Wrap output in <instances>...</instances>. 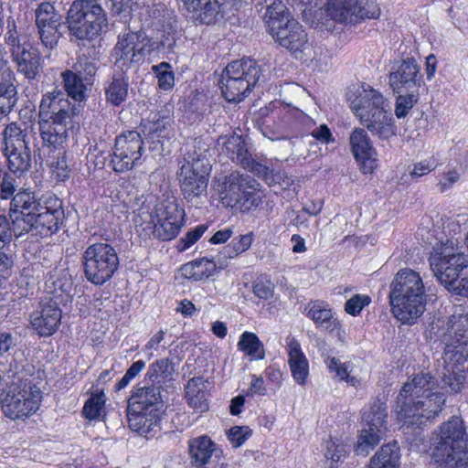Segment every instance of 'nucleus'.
<instances>
[{"instance_id": "nucleus-1", "label": "nucleus", "mask_w": 468, "mask_h": 468, "mask_svg": "<svg viewBox=\"0 0 468 468\" xmlns=\"http://www.w3.org/2000/svg\"><path fill=\"white\" fill-rule=\"evenodd\" d=\"M80 104H71L65 92L54 90L43 95L39 104L38 126L43 146L61 151L69 137V125L80 113Z\"/></svg>"}, {"instance_id": "nucleus-2", "label": "nucleus", "mask_w": 468, "mask_h": 468, "mask_svg": "<svg viewBox=\"0 0 468 468\" xmlns=\"http://www.w3.org/2000/svg\"><path fill=\"white\" fill-rule=\"evenodd\" d=\"M346 96L354 114L373 135L382 140L396 135L388 101L378 90L363 83L350 90Z\"/></svg>"}, {"instance_id": "nucleus-3", "label": "nucleus", "mask_w": 468, "mask_h": 468, "mask_svg": "<svg viewBox=\"0 0 468 468\" xmlns=\"http://www.w3.org/2000/svg\"><path fill=\"white\" fill-rule=\"evenodd\" d=\"M389 304L394 317L403 324H414L426 311L427 289L419 272L400 269L389 287Z\"/></svg>"}, {"instance_id": "nucleus-4", "label": "nucleus", "mask_w": 468, "mask_h": 468, "mask_svg": "<svg viewBox=\"0 0 468 468\" xmlns=\"http://www.w3.org/2000/svg\"><path fill=\"white\" fill-rule=\"evenodd\" d=\"M431 450L438 468H468V433L460 417L453 416L438 427Z\"/></svg>"}, {"instance_id": "nucleus-5", "label": "nucleus", "mask_w": 468, "mask_h": 468, "mask_svg": "<svg viewBox=\"0 0 468 468\" xmlns=\"http://www.w3.org/2000/svg\"><path fill=\"white\" fill-rule=\"evenodd\" d=\"M41 398L40 389L23 372L10 370L0 375V403L9 418L19 419L35 413Z\"/></svg>"}, {"instance_id": "nucleus-6", "label": "nucleus", "mask_w": 468, "mask_h": 468, "mask_svg": "<svg viewBox=\"0 0 468 468\" xmlns=\"http://www.w3.org/2000/svg\"><path fill=\"white\" fill-rule=\"evenodd\" d=\"M69 34L80 40H93L106 33L108 16L98 0H75L67 16Z\"/></svg>"}, {"instance_id": "nucleus-7", "label": "nucleus", "mask_w": 468, "mask_h": 468, "mask_svg": "<svg viewBox=\"0 0 468 468\" xmlns=\"http://www.w3.org/2000/svg\"><path fill=\"white\" fill-rule=\"evenodd\" d=\"M266 24L270 34L284 48L296 57L309 48L308 37L303 27L290 17L284 5L272 3L265 13Z\"/></svg>"}, {"instance_id": "nucleus-8", "label": "nucleus", "mask_w": 468, "mask_h": 468, "mask_svg": "<svg viewBox=\"0 0 468 468\" xmlns=\"http://www.w3.org/2000/svg\"><path fill=\"white\" fill-rule=\"evenodd\" d=\"M261 76V69L251 58H241L229 63L220 79V89L224 98L229 102L241 101Z\"/></svg>"}, {"instance_id": "nucleus-9", "label": "nucleus", "mask_w": 468, "mask_h": 468, "mask_svg": "<svg viewBox=\"0 0 468 468\" xmlns=\"http://www.w3.org/2000/svg\"><path fill=\"white\" fill-rule=\"evenodd\" d=\"M81 263L87 281L94 285H102L117 271L120 260L112 245L107 242H94L83 251Z\"/></svg>"}, {"instance_id": "nucleus-10", "label": "nucleus", "mask_w": 468, "mask_h": 468, "mask_svg": "<svg viewBox=\"0 0 468 468\" xmlns=\"http://www.w3.org/2000/svg\"><path fill=\"white\" fill-rule=\"evenodd\" d=\"M260 183L248 175L238 171L226 176L222 183L224 196L222 202L226 207L248 212L257 208L262 198L260 195Z\"/></svg>"}, {"instance_id": "nucleus-11", "label": "nucleus", "mask_w": 468, "mask_h": 468, "mask_svg": "<svg viewBox=\"0 0 468 468\" xmlns=\"http://www.w3.org/2000/svg\"><path fill=\"white\" fill-rule=\"evenodd\" d=\"M63 218L62 201L56 197H46L35 213L27 214L26 224L17 235L30 232L34 236L49 237L58 230Z\"/></svg>"}, {"instance_id": "nucleus-12", "label": "nucleus", "mask_w": 468, "mask_h": 468, "mask_svg": "<svg viewBox=\"0 0 468 468\" xmlns=\"http://www.w3.org/2000/svg\"><path fill=\"white\" fill-rule=\"evenodd\" d=\"M154 41L143 31L119 35L112 51L116 66L126 70L133 65L142 63L154 48Z\"/></svg>"}, {"instance_id": "nucleus-13", "label": "nucleus", "mask_w": 468, "mask_h": 468, "mask_svg": "<svg viewBox=\"0 0 468 468\" xmlns=\"http://www.w3.org/2000/svg\"><path fill=\"white\" fill-rule=\"evenodd\" d=\"M468 254L459 250L456 239H446L437 243L431 252L429 262L434 275L445 287L453 282L454 269L463 267Z\"/></svg>"}, {"instance_id": "nucleus-14", "label": "nucleus", "mask_w": 468, "mask_h": 468, "mask_svg": "<svg viewBox=\"0 0 468 468\" xmlns=\"http://www.w3.org/2000/svg\"><path fill=\"white\" fill-rule=\"evenodd\" d=\"M387 406L380 399L375 400L367 410L362 415L366 427L360 432L355 451L356 454L367 456L376 445L379 443L381 437L388 431Z\"/></svg>"}, {"instance_id": "nucleus-15", "label": "nucleus", "mask_w": 468, "mask_h": 468, "mask_svg": "<svg viewBox=\"0 0 468 468\" xmlns=\"http://www.w3.org/2000/svg\"><path fill=\"white\" fill-rule=\"evenodd\" d=\"M144 141L141 133L128 131L117 136L109 166L116 173L132 170L141 164Z\"/></svg>"}, {"instance_id": "nucleus-16", "label": "nucleus", "mask_w": 468, "mask_h": 468, "mask_svg": "<svg viewBox=\"0 0 468 468\" xmlns=\"http://www.w3.org/2000/svg\"><path fill=\"white\" fill-rule=\"evenodd\" d=\"M210 165L206 158L186 160L177 173L185 198L191 200L207 193Z\"/></svg>"}, {"instance_id": "nucleus-17", "label": "nucleus", "mask_w": 468, "mask_h": 468, "mask_svg": "<svg viewBox=\"0 0 468 468\" xmlns=\"http://www.w3.org/2000/svg\"><path fill=\"white\" fill-rule=\"evenodd\" d=\"M326 12L332 19L345 24L378 18L380 9L372 0H327Z\"/></svg>"}, {"instance_id": "nucleus-18", "label": "nucleus", "mask_w": 468, "mask_h": 468, "mask_svg": "<svg viewBox=\"0 0 468 468\" xmlns=\"http://www.w3.org/2000/svg\"><path fill=\"white\" fill-rule=\"evenodd\" d=\"M446 401V396L441 391H432L410 403L405 416H398L400 421L408 425L421 426L431 422L441 412Z\"/></svg>"}, {"instance_id": "nucleus-19", "label": "nucleus", "mask_w": 468, "mask_h": 468, "mask_svg": "<svg viewBox=\"0 0 468 468\" xmlns=\"http://www.w3.org/2000/svg\"><path fill=\"white\" fill-rule=\"evenodd\" d=\"M447 325L444 357L465 362L468 358V314H452Z\"/></svg>"}, {"instance_id": "nucleus-20", "label": "nucleus", "mask_w": 468, "mask_h": 468, "mask_svg": "<svg viewBox=\"0 0 468 468\" xmlns=\"http://www.w3.org/2000/svg\"><path fill=\"white\" fill-rule=\"evenodd\" d=\"M434 386L435 380L431 373L421 371L413 375L409 381L404 383L397 397L395 407L397 416H405L406 410L410 412V403L432 392Z\"/></svg>"}, {"instance_id": "nucleus-21", "label": "nucleus", "mask_w": 468, "mask_h": 468, "mask_svg": "<svg viewBox=\"0 0 468 468\" xmlns=\"http://www.w3.org/2000/svg\"><path fill=\"white\" fill-rule=\"evenodd\" d=\"M217 144L221 154H226L234 163L241 165L243 168L256 175L265 172L266 167L251 157L242 136L238 134L220 136L218 139Z\"/></svg>"}, {"instance_id": "nucleus-22", "label": "nucleus", "mask_w": 468, "mask_h": 468, "mask_svg": "<svg viewBox=\"0 0 468 468\" xmlns=\"http://www.w3.org/2000/svg\"><path fill=\"white\" fill-rule=\"evenodd\" d=\"M420 66L412 58H407L393 67L389 84L396 93L416 92L421 84Z\"/></svg>"}, {"instance_id": "nucleus-23", "label": "nucleus", "mask_w": 468, "mask_h": 468, "mask_svg": "<svg viewBox=\"0 0 468 468\" xmlns=\"http://www.w3.org/2000/svg\"><path fill=\"white\" fill-rule=\"evenodd\" d=\"M61 317L62 311L56 300L42 298L30 314V324L40 336H50L58 330Z\"/></svg>"}, {"instance_id": "nucleus-24", "label": "nucleus", "mask_w": 468, "mask_h": 468, "mask_svg": "<svg viewBox=\"0 0 468 468\" xmlns=\"http://www.w3.org/2000/svg\"><path fill=\"white\" fill-rule=\"evenodd\" d=\"M349 143L354 157L361 164L363 172L373 173L378 166L377 151L367 133L362 128H356L350 133Z\"/></svg>"}, {"instance_id": "nucleus-25", "label": "nucleus", "mask_w": 468, "mask_h": 468, "mask_svg": "<svg viewBox=\"0 0 468 468\" xmlns=\"http://www.w3.org/2000/svg\"><path fill=\"white\" fill-rule=\"evenodd\" d=\"M185 211L176 203L165 206L158 223L154 224L153 234L161 240H171L179 233L184 224Z\"/></svg>"}, {"instance_id": "nucleus-26", "label": "nucleus", "mask_w": 468, "mask_h": 468, "mask_svg": "<svg viewBox=\"0 0 468 468\" xmlns=\"http://www.w3.org/2000/svg\"><path fill=\"white\" fill-rule=\"evenodd\" d=\"M42 199H37L35 192L22 188L14 196L10 202L9 216L15 229L20 230L26 224L27 214H33L42 204Z\"/></svg>"}, {"instance_id": "nucleus-27", "label": "nucleus", "mask_w": 468, "mask_h": 468, "mask_svg": "<svg viewBox=\"0 0 468 468\" xmlns=\"http://www.w3.org/2000/svg\"><path fill=\"white\" fill-rule=\"evenodd\" d=\"M11 56L16 63L17 72L28 81L36 80L39 77L43 60L37 48L24 47L18 51L13 50Z\"/></svg>"}, {"instance_id": "nucleus-28", "label": "nucleus", "mask_w": 468, "mask_h": 468, "mask_svg": "<svg viewBox=\"0 0 468 468\" xmlns=\"http://www.w3.org/2000/svg\"><path fill=\"white\" fill-rule=\"evenodd\" d=\"M128 406L135 410H148L149 413L162 414V397L160 387H138L128 400Z\"/></svg>"}, {"instance_id": "nucleus-29", "label": "nucleus", "mask_w": 468, "mask_h": 468, "mask_svg": "<svg viewBox=\"0 0 468 468\" xmlns=\"http://www.w3.org/2000/svg\"><path fill=\"white\" fill-rule=\"evenodd\" d=\"M286 348L292 376L297 384L303 386L309 376L308 359L295 338L288 340Z\"/></svg>"}, {"instance_id": "nucleus-30", "label": "nucleus", "mask_w": 468, "mask_h": 468, "mask_svg": "<svg viewBox=\"0 0 468 468\" xmlns=\"http://www.w3.org/2000/svg\"><path fill=\"white\" fill-rule=\"evenodd\" d=\"M441 375V389L448 388L450 393H459L462 391L464 382V363L461 360H446Z\"/></svg>"}, {"instance_id": "nucleus-31", "label": "nucleus", "mask_w": 468, "mask_h": 468, "mask_svg": "<svg viewBox=\"0 0 468 468\" xmlns=\"http://www.w3.org/2000/svg\"><path fill=\"white\" fill-rule=\"evenodd\" d=\"M188 449L192 464L197 468H207L206 465L216 452V444L208 436L202 435L191 439Z\"/></svg>"}, {"instance_id": "nucleus-32", "label": "nucleus", "mask_w": 468, "mask_h": 468, "mask_svg": "<svg viewBox=\"0 0 468 468\" xmlns=\"http://www.w3.org/2000/svg\"><path fill=\"white\" fill-rule=\"evenodd\" d=\"M184 6L191 13L193 17L204 24L215 22L224 3L218 0H182Z\"/></svg>"}, {"instance_id": "nucleus-33", "label": "nucleus", "mask_w": 468, "mask_h": 468, "mask_svg": "<svg viewBox=\"0 0 468 468\" xmlns=\"http://www.w3.org/2000/svg\"><path fill=\"white\" fill-rule=\"evenodd\" d=\"M307 316L312 319L318 327L332 333L340 328V323L333 314L331 308L324 303L315 302L307 308Z\"/></svg>"}, {"instance_id": "nucleus-34", "label": "nucleus", "mask_w": 468, "mask_h": 468, "mask_svg": "<svg viewBox=\"0 0 468 468\" xmlns=\"http://www.w3.org/2000/svg\"><path fill=\"white\" fill-rule=\"evenodd\" d=\"M207 381L197 377L188 380L186 386V394L191 408L204 412L208 410L207 396Z\"/></svg>"}, {"instance_id": "nucleus-35", "label": "nucleus", "mask_w": 468, "mask_h": 468, "mask_svg": "<svg viewBox=\"0 0 468 468\" xmlns=\"http://www.w3.org/2000/svg\"><path fill=\"white\" fill-rule=\"evenodd\" d=\"M3 154L6 159L9 171L13 173H18L19 176H23L32 167L33 157L29 145L6 150L3 152Z\"/></svg>"}, {"instance_id": "nucleus-36", "label": "nucleus", "mask_w": 468, "mask_h": 468, "mask_svg": "<svg viewBox=\"0 0 468 468\" xmlns=\"http://www.w3.org/2000/svg\"><path fill=\"white\" fill-rule=\"evenodd\" d=\"M399 447L397 442L383 445L370 459L367 468H399Z\"/></svg>"}, {"instance_id": "nucleus-37", "label": "nucleus", "mask_w": 468, "mask_h": 468, "mask_svg": "<svg viewBox=\"0 0 468 468\" xmlns=\"http://www.w3.org/2000/svg\"><path fill=\"white\" fill-rule=\"evenodd\" d=\"M216 264L207 258H201L184 264L180 268L181 276L193 281H201L214 275Z\"/></svg>"}, {"instance_id": "nucleus-38", "label": "nucleus", "mask_w": 468, "mask_h": 468, "mask_svg": "<svg viewBox=\"0 0 468 468\" xmlns=\"http://www.w3.org/2000/svg\"><path fill=\"white\" fill-rule=\"evenodd\" d=\"M22 123H17L16 122H10L7 124L2 132L3 143H2V151L5 152L6 150L17 149L19 147H24L25 145H29L28 141L27 140V132L22 128Z\"/></svg>"}, {"instance_id": "nucleus-39", "label": "nucleus", "mask_w": 468, "mask_h": 468, "mask_svg": "<svg viewBox=\"0 0 468 468\" xmlns=\"http://www.w3.org/2000/svg\"><path fill=\"white\" fill-rule=\"evenodd\" d=\"M72 282L66 278L61 277L56 280H48L46 282L47 295L43 299L56 300L57 305L63 302H68L71 299Z\"/></svg>"}, {"instance_id": "nucleus-40", "label": "nucleus", "mask_w": 468, "mask_h": 468, "mask_svg": "<svg viewBox=\"0 0 468 468\" xmlns=\"http://www.w3.org/2000/svg\"><path fill=\"white\" fill-rule=\"evenodd\" d=\"M14 80L0 78V120L12 112L17 101V90Z\"/></svg>"}, {"instance_id": "nucleus-41", "label": "nucleus", "mask_w": 468, "mask_h": 468, "mask_svg": "<svg viewBox=\"0 0 468 468\" xmlns=\"http://www.w3.org/2000/svg\"><path fill=\"white\" fill-rule=\"evenodd\" d=\"M348 454L346 445L340 440L329 439L324 442V459L328 468H338Z\"/></svg>"}, {"instance_id": "nucleus-42", "label": "nucleus", "mask_w": 468, "mask_h": 468, "mask_svg": "<svg viewBox=\"0 0 468 468\" xmlns=\"http://www.w3.org/2000/svg\"><path fill=\"white\" fill-rule=\"evenodd\" d=\"M174 372L173 363L168 358H162L149 366L145 378L153 383L162 384L171 379Z\"/></svg>"}, {"instance_id": "nucleus-43", "label": "nucleus", "mask_w": 468, "mask_h": 468, "mask_svg": "<svg viewBox=\"0 0 468 468\" xmlns=\"http://www.w3.org/2000/svg\"><path fill=\"white\" fill-rule=\"evenodd\" d=\"M238 348L251 360L264 357L263 344L254 333L244 332L238 342Z\"/></svg>"}, {"instance_id": "nucleus-44", "label": "nucleus", "mask_w": 468, "mask_h": 468, "mask_svg": "<svg viewBox=\"0 0 468 468\" xmlns=\"http://www.w3.org/2000/svg\"><path fill=\"white\" fill-rule=\"evenodd\" d=\"M128 79L123 74L114 76L106 89V98L114 106H119L127 98Z\"/></svg>"}, {"instance_id": "nucleus-45", "label": "nucleus", "mask_w": 468, "mask_h": 468, "mask_svg": "<svg viewBox=\"0 0 468 468\" xmlns=\"http://www.w3.org/2000/svg\"><path fill=\"white\" fill-rule=\"evenodd\" d=\"M67 97H71L76 101H82L85 98L86 82L76 75L75 72L66 70L61 74Z\"/></svg>"}, {"instance_id": "nucleus-46", "label": "nucleus", "mask_w": 468, "mask_h": 468, "mask_svg": "<svg viewBox=\"0 0 468 468\" xmlns=\"http://www.w3.org/2000/svg\"><path fill=\"white\" fill-rule=\"evenodd\" d=\"M18 173L5 172L0 176V198L12 199L14 196L22 189L21 180Z\"/></svg>"}, {"instance_id": "nucleus-47", "label": "nucleus", "mask_w": 468, "mask_h": 468, "mask_svg": "<svg viewBox=\"0 0 468 468\" xmlns=\"http://www.w3.org/2000/svg\"><path fill=\"white\" fill-rule=\"evenodd\" d=\"M453 271V282H450L445 288L456 295L468 297V260L463 267H456Z\"/></svg>"}, {"instance_id": "nucleus-48", "label": "nucleus", "mask_w": 468, "mask_h": 468, "mask_svg": "<svg viewBox=\"0 0 468 468\" xmlns=\"http://www.w3.org/2000/svg\"><path fill=\"white\" fill-rule=\"evenodd\" d=\"M170 125V120L167 117L154 115L153 120L143 124L144 135L152 140L167 136V128Z\"/></svg>"}, {"instance_id": "nucleus-49", "label": "nucleus", "mask_w": 468, "mask_h": 468, "mask_svg": "<svg viewBox=\"0 0 468 468\" xmlns=\"http://www.w3.org/2000/svg\"><path fill=\"white\" fill-rule=\"evenodd\" d=\"M61 25H37L41 44L47 49L52 50L58 43L61 34L58 30Z\"/></svg>"}, {"instance_id": "nucleus-50", "label": "nucleus", "mask_w": 468, "mask_h": 468, "mask_svg": "<svg viewBox=\"0 0 468 468\" xmlns=\"http://www.w3.org/2000/svg\"><path fill=\"white\" fill-rule=\"evenodd\" d=\"M37 25H61V16L56 11L54 5L49 2H43L38 5L35 12Z\"/></svg>"}, {"instance_id": "nucleus-51", "label": "nucleus", "mask_w": 468, "mask_h": 468, "mask_svg": "<svg viewBox=\"0 0 468 468\" xmlns=\"http://www.w3.org/2000/svg\"><path fill=\"white\" fill-rule=\"evenodd\" d=\"M69 70L75 72L78 77L85 80L86 84L90 85L92 77L96 74L97 67L93 61L83 55L78 58L72 66V69Z\"/></svg>"}, {"instance_id": "nucleus-52", "label": "nucleus", "mask_w": 468, "mask_h": 468, "mask_svg": "<svg viewBox=\"0 0 468 468\" xmlns=\"http://www.w3.org/2000/svg\"><path fill=\"white\" fill-rule=\"evenodd\" d=\"M253 241V234L249 233L234 238L231 242L224 248V255L229 259L237 257L248 250Z\"/></svg>"}, {"instance_id": "nucleus-53", "label": "nucleus", "mask_w": 468, "mask_h": 468, "mask_svg": "<svg viewBox=\"0 0 468 468\" xmlns=\"http://www.w3.org/2000/svg\"><path fill=\"white\" fill-rule=\"evenodd\" d=\"M153 72L158 80V86L162 90H171L175 85V75L171 69V65L167 62H162L152 67Z\"/></svg>"}, {"instance_id": "nucleus-54", "label": "nucleus", "mask_w": 468, "mask_h": 468, "mask_svg": "<svg viewBox=\"0 0 468 468\" xmlns=\"http://www.w3.org/2000/svg\"><path fill=\"white\" fill-rule=\"evenodd\" d=\"M396 101L395 115L397 118H404L419 101V92L398 93Z\"/></svg>"}, {"instance_id": "nucleus-55", "label": "nucleus", "mask_w": 468, "mask_h": 468, "mask_svg": "<svg viewBox=\"0 0 468 468\" xmlns=\"http://www.w3.org/2000/svg\"><path fill=\"white\" fill-rule=\"evenodd\" d=\"M104 395L95 394L92 395L86 402L83 407L82 413L85 418L94 420L99 418L102 407L104 406Z\"/></svg>"}, {"instance_id": "nucleus-56", "label": "nucleus", "mask_w": 468, "mask_h": 468, "mask_svg": "<svg viewBox=\"0 0 468 468\" xmlns=\"http://www.w3.org/2000/svg\"><path fill=\"white\" fill-rule=\"evenodd\" d=\"M274 287V284L269 278L260 276L253 282V293L260 299L268 300L272 297Z\"/></svg>"}, {"instance_id": "nucleus-57", "label": "nucleus", "mask_w": 468, "mask_h": 468, "mask_svg": "<svg viewBox=\"0 0 468 468\" xmlns=\"http://www.w3.org/2000/svg\"><path fill=\"white\" fill-rule=\"evenodd\" d=\"M371 299L367 295L355 294L345 304V311L353 316L358 315L365 306H367Z\"/></svg>"}, {"instance_id": "nucleus-58", "label": "nucleus", "mask_w": 468, "mask_h": 468, "mask_svg": "<svg viewBox=\"0 0 468 468\" xmlns=\"http://www.w3.org/2000/svg\"><path fill=\"white\" fill-rule=\"evenodd\" d=\"M150 417L144 420L142 430L135 431L136 432L142 434L145 438H150L154 436L161 429L160 420L161 415L159 413H149Z\"/></svg>"}, {"instance_id": "nucleus-59", "label": "nucleus", "mask_w": 468, "mask_h": 468, "mask_svg": "<svg viewBox=\"0 0 468 468\" xmlns=\"http://www.w3.org/2000/svg\"><path fill=\"white\" fill-rule=\"evenodd\" d=\"M251 435V430L247 426H234L228 432V438L233 447H240Z\"/></svg>"}, {"instance_id": "nucleus-60", "label": "nucleus", "mask_w": 468, "mask_h": 468, "mask_svg": "<svg viewBox=\"0 0 468 468\" xmlns=\"http://www.w3.org/2000/svg\"><path fill=\"white\" fill-rule=\"evenodd\" d=\"M148 413V410H135L127 406V418L130 429L133 431L142 430L144 420L150 417Z\"/></svg>"}, {"instance_id": "nucleus-61", "label": "nucleus", "mask_w": 468, "mask_h": 468, "mask_svg": "<svg viewBox=\"0 0 468 468\" xmlns=\"http://www.w3.org/2000/svg\"><path fill=\"white\" fill-rule=\"evenodd\" d=\"M111 10L114 16H120V19L127 22L132 13L133 0H109Z\"/></svg>"}, {"instance_id": "nucleus-62", "label": "nucleus", "mask_w": 468, "mask_h": 468, "mask_svg": "<svg viewBox=\"0 0 468 468\" xmlns=\"http://www.w3.org/2000/svg\"><path fill=\"white\" fill-rule=\"evenodd\" d=\"M7 31L5 36V43L10 47V53L13 50L18 51L21 48L19 34L17 32L16 24L14 20L7 22Z\"/></svg>"}, {"instance_id": "nucleus-63", "label": "nucleus", "mask_w": 468, "mask_h": 468, "mask_svg": "<svg viewBox=\"0 0 468 468\" xmlns=\"http://www.w3.org/2000/svg\"><path fill=\"white\" fill-rule=\"evenodd\" d=\"M144 367L145 362L144 360H138L133 363L126 370L124 376L117 383L116 388L120 390L125 388Z\"/></svg>"}, {"instance_id": "nucleus-64", "label": "nucleus", "mask_w": 468, "mask_h": 468, "mask_svg": "<svg viewBox=\"0 0 468 468\" xmlns=\"http://www.w3.org/2000/svg\"><path fill=\"white\" fill-rule=\"evenodd\" d=\"M437 166V163L434 158L430 157L424 160H421L413 165V168L410 171V176L413 178H419L425 175H428L430 172L433 171Z\"/></svg>"}]
</instances>
